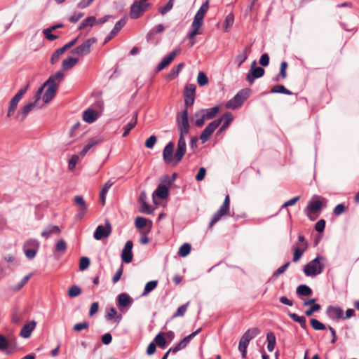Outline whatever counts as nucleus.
Returning a JSON list of instances; mask_svg holds the SVG:
<instances>
[{"label":"nucleus","mask_w":359,"mask_h":359,"mask_svg":"<svg viewBox=\"0 0 359 359\" xmlns=\"http://www.w3.org/2000/svg\"><path fill=\"white\" fill-rule=\"evenodd\" d=\"M194 118H196L194 124L196 127H198V128L202 127L203 126L205 121L206 120H208V118H206V116H205V114L203 113V111H202V109L197 111L194 114Z\"/></svg>","instance_id":"obj_35"},{"label":"nucleus","mask_w":359,"mask_h":359,"mask_svg":"<svg viewBox=\"0 0 359 359\" xmlns=\"http://www.w3.org/2000/svg\"><path fill=\"white\" fill-rule=\"evenodd\" d=\"M326 315L328 318L334 321H339L344 318V311L339 306L330 305L327 307Z\"/></svg>","instance_id":"obj_16"},{"label":"nucleus","mask_w":359,"mask_h":359,"mask_svg":"<svg viewBox=\"0 0 359 359\" xmlns=\"http://www.w3.org/2000/svg\"><path fill=\"white\" fill-rule=\"evenodd\" d=\"M97 41L96 38L91 37L86 41H85L83 43L78 46L76 48H74L71 53L72 54L83 56L88 55L91 50V46L95 43Z\"/></svg>","instance_id":"obj_8"},{"label":"nucleus","mask_w":359,"mask_h":359,"mask_svg":"<svg viewBox=\"0 0 359 359\" xmlns=\"http://www.w3.org/2000/svg\"><path fill=\"white\" fill-rule=\"evenodd\" d=\"M249 343H250L249 341H247L242 339H240L239 344H238V350L241 353V355H242L243 358H246L247 348L248 346Z\"/></svg>","instance_id":"obj_47"},{"label":"nucleus","mask_w":359,"mask_h":359,"mask_svg":"<svg viewBox=\"0 0 359 359\" xmlns=\"http://www.w3.org/2000/svg\"><path fill=\"white\" fill-rule=\"evenodd\" d=\"M111 233V226L108 220H106L104 226L99 225L94 232L95 240H101L103 238L108 237Z\"/></svg>","instance_id":"obj_14"},{"label":"nucleus","mask_w":359,"mask_h":359,"mask_svg":"<svg viewBox=\"0 0 359 359\" xmlns=\"http://www.w3.org/2000/svg\"><path fill=\"white\" fill-rule=\"evenodd\" d=\"M180 48H177L170 52L167 56H165L161 62L156 67L157 71H161L169 65L174 60L175 56L179 53Z\"/></svg>","instance_id":"obj_24"},{"label":"nucleus","mask_w":359,"mask_h":359,"mask_svg":"<svg viewBox=\"0 0 359 359\" xmlns=\"http://www.w3.org/2000/svg\"><path fill=\"white\" fill-rule=\"evenodd\" d=\"M60 233V229L58 226L49 225L41 232V236L45 238H48L52 234H54V233L58 234Z\"/></svg>","instance_id":"obj_34"},{"label":"nucleus","mask_w":359,"mask_h":359,"mask_svg":"<svg viewBox=\"0 0 359 359\" xmlns=\"http://www.w3.org/2000/svg\"><path fill=\"white\" fill-rule=\"evenodd\" d=\"M220 125L219 121H213L210 122L203 130L200 135V139L203 143L205 142L214 133V131Z\"/></svg>","instance_id":"obj_17"},{"label":"nucleus","mask_w":359,"mask_h":359,"mask_svg":"<svg viewBox=\"0 0 359 359\" xmlns=\"http://www.w3.org/2000/svg\"><path fill=\"white\" fill-rule=\"evenodd\" d=\"M174 1L175 0H169L165 6H163V7H160L158 8V11L159 13L161 14V15H165L168 12H169L172 8V6H173V4H174Z\"/></svg>","instance_id":"obj_57"},{"label":"nucleus","mask_w":359,"mask_h":359,"mask_svg":"<svg viewBox=\"0 0 359 359\" xmlns=\"http://www.w3.org/2000/svg\"><path fill=\"white\" fill-rule=\"evenodd\" d=\"M251 44L245 46L242 52H241L235 58V62L238 67H241L242 64L248 59V54L251 52Z\"/></svg>","instance_id":"obj_28"},{"label":"nucleus","mask_w":359,"mask_h":359,"mask_svg":"<svg viewBox=\"0 0 359 359\" xmlns=\"http://www.w3.org/2000/svg\"><path fill=\"white\" fill-rule=\"evenodd\" d=\"M29 85L22 87L18 93L11 98L9 102L8 111H7V117H15V112L17 109L18 104L20 100L22 98L23 95L26 93Z\"/></svg>","instance_id":"obj_5"},{"label":"nucleus","mask_w":359,"mask_h":359,"mask_svg":"<svg viewBox=\"0 0 359 359\" xmlns=\"http://www.w3.org/2000/svg\"><path fill=\"white\" fill-rule=\"evenodd\" d=\"M309 244L305 237L303 235H299L298 236V244L297 246L294 248L293 259L294 262H297L304 252L308 248Z\"/></svg>","instance_id":"obj_10"},{"label":"nucleus","mask_w":359,"mask_h":359,"mask_svg":"<svg viewBox=\"0 0 359 359\" xmlns=\"http://www.w3.org/2000/svg\"><path fill=\"white\" fill-rule=\"evenodd\" d=\"M40 247L39 242L33 238L27 240L22 246V249L26 257L29 259H33Z\"/></svg>","instance_id":"obj_7"},{"label":"nucleus","mask_w":359,"mask_h":359,"mask_svg":"<svg viewBox=\"0 0 359 359\" xmlns=\"http://www.w3.org/2000/svg\"><path fill=\"white\" fill-rule=\"evenodd\" d=\"M196 86L195 84H188L185 87L184 96L195 97Z\"/></svg>","instance_id":"obj_53"},{"label":"nucleus","mask_w":359,"mask_h":359,"mask_svg":"<svg viewBox=\"0 0 359 359\" xmlns=\"http://www.w3.org/2000/svg\"><path fill=\"white\" fill-rule=\"evenodd\" d=\"M176 123L179 133L188 134L190 129L189 123V114L187 109L181 111L177 114Z\"/></svg>","instance_id":"obj_6"},{"label":"nucleus","mask_w":359,"mask_h":359,"mask_svg":"<svg viewBox=\"0 0 359 359\" xmlns=\"http://www.w3.org/2000/svg\"><path fill=\"white\" fill-rule=\"evenodd\" d=\"M179 135H180V137H179V140L177 142V149L174 154V161H175V165L179 163L182 161V159L183 156H184L186 151H187L186 142H185L184 137L187 134L179 133Z\"/></svg>","instance_id":"obj_9"},{"label":"nucleus","mask_w":359,"mask_h":359,"mask_svg":"<svg viewBox=\"0 0 359 359\" xmlns=\"http://www.w3.org/2000/svg\"><path fill=\"white\" fill-rule=\"evenodd\" d=\"M17 347L15 339L8 340L4 336L0 334V350L11 354L15 351Z\"/></svg>","instance_id":"obj_13"},{"label":"nucleus","mask_w":359,"mask_h":359,"mask_svg":"<svg viewBox=\"0 0 359 359\" xmlns=\"http://www.w3.org/2000/svg\"><path fill=\"white\" fill-rule=\"evenodd\" d=\"M81 293V289L77 285H72L68 290V295L72 297H76Z\"/></svg>","instance_id":"obj_54"},{"label":"nucleus","mask_w":359,"mask_h":359,"mask_svg":"<svg viewBox=\"0 0 359 359\" xmlns=\"http://www.w3.org/2000/svg\"><path fill=\"white\" fill-rule=\"evenodd\" d=\"M203 18L204 17L203 15L196 13L194 20L191 23V31L188 33L187 36V37L189 39H192L194 38L196 35L200 34L198 30L203 24Z\"/></svg>","instance_id":"obj_12"},{"label":"nucleus","mask_w":359,"mask_h":359,"mask_svg":"<svg viewBox=\"0 0 359 359\" xmlns=\"http://www.w3.org/2000/svg\"><path fill=\"white\" fill-rule=\"evenodd\" d=\"M310 323L315 330H324L326 329V326L316 318L311 319Z\"/></svg>","instance_id":"obj_51"},{"label":"nucleus","mask_w":359,"mask_h":359,"mask_svg":"<svg viewBox=\"0 0 359 359\" xmlns=\"http://www.w3.org/2000/svg\"><path fill=\"white\" fill-rule=\"evenodd\" d=\"M288 316L293 321L299 323L302 329H306V320L304 316H299L297 313L290 312L288 313Z\"/></svg>","instance_id":"obj_38"},{"label":"nucleus","mask_w":359,"mask_h":359,"mask_svg":"<svg viewBox=\"0 0 359 359\" xmlns=\"http://www.w3.org/2000/svg\"><path fill=\"white\" fill-rule=\"evenodd\" d=\"M154 341L157 346L164 348L166 345V339L161 333H158L154 338Z\"/></svg>","instance_id":"obj_58"},{"label":"nucleus","mask_w":359,"mask_h":359,"mask_svg":"<svg viewBox=\"0 0 359 359\" xmlns=\"http://www.w3.org/2000/svg\"><path fill=\"white\" fill-rule=\"evenodd\" d=\"M55 250L57 252L65 253L67 250V243L63 239L58 241L55 244Z\"/></svg>","instance_id":"obj_59"},{"label":"nucleus","mask_w":359,"mask_h":359,"mask_svg":"<svg viewBox=\"0 0 359 359\" xmlns=\"http://www.w3.org/2000/svg\"><path fill=\"white\" fill-rule=\"evenodd\" d=\"M230 215V197L226 195L222 205L219 210L213 215L210 223L209 228L212 229L213 226L221 219L223 216Z\"/></svg>","instance_id":"obj_4"},{"label":"nucleus","mask_w":359,"mask_h":359,"mask_svg":"<svg viewBox=\"0 0 359 359\" xmlns=\"http://www.w3.org/2000/svg\"><path fill=\"white\" fill-rule=\"evenodd\" d=\"M154 194H156L161 199H165L169 195V189L165 186L158 184Z\"/></svg>","instance_id":"obj_36"},{"label":"nucleus","mask_w":359,"mask_h":359,"mask_svg":"<svg viewBox=\"0 0 359 359\" xmlns=\"http://www.w3.org/2000/svg\"><path fill=\"white\" fill-rule=\"evenodd\" d=\"M98 118V113L95 109H88L83 111V119L88 123H92Z\"/></svg>","instance_id":"obj_29"},{"label":"nucleus","mask_w":359,"mask_h":359,"mask_svg":"<svg viewBox=\"0 0 359 359\" xmlns=\"http://www.w3.org/2000/svg\"><path fill=\"white\" fill-rule=\"evenodd\" d=\"M201 328H198L196 331L193 332L188 336L185 337L183 339H182L177 344H176L174 347L172 348V353H176L179 351L184 349L189 344L191 340L195 337L201 331Z\"/></svg>","instance_id":"obj_15"},{"label":"nucleus","mask_w":359,"mask_h":359,"mask_svg":"<svg viewBox=\"0 0 359 359\" xmlns=\"http://www.w3.org/2000/svg\"><path fill=\"white\" fill-rule=\"evenodd\" d=\"M320 309L321 306L319 304H314L305 311V315L306 316H311L314 312L318 311Z\"/></svg>","instance_id":"obj_64"},{"label":"nucleus","mask_w":359,"mask_h":359,"mask_svg":"<svg viewBox=\"0 0 359 359\" xmlns=\"http://www.w3.org/2000/svg\"><path fill=\"white\" fill-rule=\"evenodd\" d=\"M266 340H267V349L269 351L271 352L273 351L276 346V337L273 332H268L266 334Z\"/></svg>","instance_id":"obj_43"},{"label":"nucleus","mask_w":359,"mask_h":359,"mask_svg":"<svg viewBox=\"0 0 359 359\" xmlns=\"http://www.w3.org/2000/svg\"><path fill=\"white\" fill-rule=\"evenodd\" d=\"M251 90L245 88L241 90L233 98L226 103V107L230 109H236L242 106L244 101L250 95Z\"/></svg>","instance_id":"obj_3"},{"label":"nucleus","mask_w":359,"mask_h":359,"mask_svg":"<svg viewBox=\"0 0 359 359\" xmlns=\"http://www.w3.org/2000/svg\"><path fill=\"white\" fill-rule=\"evenodd\" d=\"M90 259L87 257H82L79 261V269L81 271H84L87 269L90 265Z\"/></svg>","instance_id":"obj_61"},{"label":"nucleus","mask_w":359,"mask_h":359,"mask_svg":"<svg viewBox=\"0 0 359 359\" xmlns=\"http://www.w3.org/2000/svg\"><path fill=\"white\" fill-rule=\"evenodd\" d=\"M64 77V74L62 71L57 72L55 74L51 75L46 81V83H56V81L60 82Z\"/></svg>","instance_id":"obj_46"},{"label":"nucleus","mask_w":359,"mask_h":359,"mask_svg":"<svg viewBox=\"0 0 359 359\" xmlns=\"http://www.w3.org/2000/svg\"><path fill=\"white\" fill-rule=\"evenodd\" d=\"M325 199L318 196L314 195L312 196L311 200L308 202V204L306 207L305 208L304 212L305 215L311 219V220H315L316 219V217H312L313 215H316L317 216L319 215L322 209L325 205L323 204V201Z\"/></svg>","instance_id":"obj_2"},{"label":"nucleus","mask_w":359,"mask_h":359,"mask_svg":"<svg viewBox=\"0 0 359 359\" xmlns=\"http://www.w3.org/2000/svg\"><path fill=\"white\" fill-rule=\"evenodd\" d=\"M48 86L45 93L43 95V100L44 103H48L51 101L55 95L57 84V83H46V81L43 84V88L45 86Z\"/></svg>","instance_id":"obj_18"},{"label":"nucleus","mask_w":359,"mask_h":359,"mask_svg":"<svg viewBox=\"0 0 359 359\" xmlns=\"http://www.w3.org/2000/svg\"><path fill=\"white\" fill-rule=\"evenodd\" d=\"M325 258L318 255L315 259L307 263L304 267V273L306 276H316L320 274L325 268Z\"/></svg>","instance_id":"obj_1"},{"label":"nucleus","mask_w":359,"mask_h":359,"mask_svg":"<svg viewBox=\"0 0 359 359\" xmlns=\"http://www.w3.org/2000/svg\"><path fill=\"white\" fill-rule=\"evenodd\" d=\"M147 223L149 224V228H150V229H151V225H152L151 221H150L144 217H137L135 219V226L137 229H142L147 226Z\"/></svg>","instance_id":"obj_40"},{"label":"nucleus","mask_w":359,"mask_h":359,"mask_svg":"<svg viewBox=\"0 0 359 359\" xmlns=\"http://www.w3.org/2000/svg\"><path fill=\"white\" fill-rule=\"evenodd\" d=\"M112 186V183L110 182V181H108L107 183H105V184L103 186L101 191H100V201L102 202V204H104L105 203V196H106V194H107L109 188Z\"/></svg>","instance_id":"obj_49"},{"label":"nucleus","mask_w":359,"mask_h":359,"mask_svg":"<svg viewBox=\"0 0 359 359\" xmlns=\"http://www.w3.org/2000/svg\"><path fill=\"white\" fill-rule=\"evenodd\" d=\"M191 249V245L189 243H184L180 248L178 253L181 257H184L190 253Z\"/></svg>","instance_id":"obj_50"},{"label":"nucleus","mask_w":359,"mask_h":359,"mask_svg":"<svg viewBox=\"0 0 359 359\" xmlns=\"http://www.w3.org/2000/svg\"><path fill=\"white\" fill-rule=\"evenodd\" d=\"M157 280H151L147 283L142 292V296H147L150 292L154 290L157 287Z\"/></svg>","instance_id":"obj_45"},{"label":"nucleus","mask_w":359,"mask_h":359,"mask_svg":"<svg viewBox=\"0 0 359 359\" xmlns=\"http://www.w3.org/2000/svg\"><path fill=\"white\" fill-rule=\"evenodd\" d=\"M189 302H187L186 304L180 306L176 311V312L172 315V318H175L180 316H184L189 306Z\"/></svg>","instance_id":"obj_52"},{"label":"nucleus","mask_w":359,"mask_h":359,"mask_svg":"<svg viewBox=\"0 0 359 359\" xmlns=\"http://www.w3.org/2000/svg\"><path fill=\"white\" fill-rule=\"evenodd\" d=\"M127 17L125 16L118 20L114 25V28L106 36L104 43H107L109 42L116 34L118 33V32L124 27L126 24Z\"/></svg>","instance_id":"obj_22"},{"label":"nucleus","mask_w":359,"mask_h":359,"mask_svg":"<svg viewBox=\"0 0 359 359\" xmlns=\"http://www.w3.org/2000/svg\"><path fill=\"white\" fill-rule=\"evenodd\" d=\"M197 83L200 86H203L208 83V78L203 72H200L197 76Z\"/></svg>","instance_id":"obj_55"},{"label":"nucleus","mask_w":359,"mask_h":359,"mask_svg":"<svg viewBox=\"0 0 359 359\" xmlns=\"http://www.w3.org/2000/svg\"><path fill=\"white\" fill-rule=\"evenodd\" d=\"M36 323L34 320L25 324L20 332V336L22 338L27 339L31 336L32 332L34 330Z\"/></svg>","instance_id":"obj_27"},{"label":"nucleus","mask_w":359,"mask_h":359,"mask_svg":"<svg viewBox=\"0 0 359 359\" xmlns=\"http://www.w3.org/2000/svg\"><path fill=\"white\" fill-rule=\"evenodd\" d=\"M74 202L78 208V215L76 217L79 219H81L88 211V207L86 205V201L83 196H76L74 197Z\"/></svg>","instance_id":"obj_21"},{"label":"nucleus","mask_w":359,"mask_h":359,"mask_svg":"<svg viewBox=\"0 0 359 359\" xmlns=\"http://www.w3.org/2000/svg\"><path fill=\"white\" fill-rule=\"evenodd\" d=\"M96 22V18L94 16H90L83 20L79 26V29L81 30L88 26L93 27Z\"/></svg>","instance_id":"obj_44"},{"label":"nucleus","mask_w":359,"mask_h":359,"mask_svg":"<svg viewBox=\"0 0 359 359\" xmlns=\"http://www.w3.org/2000/svg\"><path fill=\"white\" fill-rule=\"evenodd\" d=\"M256 61H253L251 65V68L247 74L246 79L248 83L252 85L253 84L256 79L262 77L264 74V69L260 67H255Z\"/></svg>","instance_id":"obj_11"},{"label":"nucleus","mask_w":359,"mask_h":359,"mask_svg":"<svg viewBox=\"0 0 359 359\" xmlns=\"http://www.w3.org/2000/svg\"><path fill=\"white\" fill-rule=\"evenodd\" d=\"M133 243L132 241H128L121 252L122 261L126 264H129L133 261Z\"/></svg>","instance_id":"obj_20"},{"label":"nucleus","mask_w":359,"mask_h":359,"mask_svg":"<svg viewBox=\"0 0 359 359\" xmlns=\"http://www.w3.org/2000/svg\"><path fill=\"white\" fill-rule=\"evenodd\" d=\"M233 117L231 113L226 112L224 113L222 117L216 121H219L220 124L222 123V126L220 128V131L226 130L231 123L233 121Z\"/></svg>","instance_id":"obj_30"},{"label":"nucleus","mask_w":359,"mask_h":359,"mask_svg":"<svg viewBox=\"0 0 359 359\" xmlns=\"http://www.w3.org/2000/svg\"><path fill=\"white\" fill-rule=\"evenodd\" d=\"M117 305L118 307L125 308L133 304V299L127 293H121L117 297Z\"/></svg>","instance_id":"obj_26"},{"label":"nucleus","mask_w":359,"mask_h":359,"mask_svg":"<svg viewBox=\"0 0 359 359\" xmlns=\"http://www.w3.org/2000/svg\"><path fill=\"white\" fill-rule=\"evenodd\" d=\"M184 66V62L179 63L175 67L171 69V70L169 72L168 76L170 79L176 77L179 74V73L182 70Z\"/></svg>","instance_id":"obj_48"},{"label":"nucleus","mask_w":359,"mask_h":359,"mask_svg":"<svg viewBox=\"0 0 359 359\" xmlns=\"http://www.w3.org/2000/svg\"><path fill=\"white\" fill-rule=\"evenodd\" d=\"M37 104L33 102H29L25 104L15 114L14 118L19 121H23L27 114L35 107Z\"/></svg>","instance_id":"obj_19"},{"label":"nucleus","mask_w":359,"mask_h":359,"mask_svg":"<svg viewBox=\"0 0 359 359\" xmlns=\"http://www.w3.org/2000/svg\"><path fill=\"white\" fill-rule=\"evenodd\" d=\"M259 333L260 330L258 327H252L246 330L241 339L250 342L252 339L259 335Z\"/></svg>","instance_id":"obj_32"},{"label":"nucleus","mask_w":359,"mask_h":359,"mask_svg":"<svg viewBox=\"0 0 359 359\" xmlns=\"http://www.w3.org/2000/svg\"><path fill=\"white\" fill-rule=\"evenodd\" d=\"M271 93H282L285 95H290L292 94V93L287 89L283 85H275L273 86L270 91Z\"/></svg>","instance_id":"obj_42"},{"label":"nucleus","mask_w":359,"mask_h":359,"mask_svg":"<svg viewBox=\"0 0 359 359\" xmlns=\"http://www.w3.org/2000/svg\"><path fill=\"white\" fill-rule=\"evenodd\" d=\"M65 53V50L62 49V48H60L57 49L53 54L51 56L50 58V62L51 64L56 63L60 58V56Z\"/></svg>","instance_id":"obj_62"},{"label":"nucleus","mask_w":359,"mask_h":359,"mask_svg":"<svg viewBox=\"0 0 359 359\" xmlns=\"http://www.w3.org/2000/svg\"><path fill=\"white\" fill-rule=\"evenodd\" d=\"M174 149V143L172 142H168L165 147L163 151V158L165 163L170 164L174 161V156H172Z\"/></svg>","instance_id":"obj_25"},{"label":"nucleus","mask_w":359,"mask_h":359,"mask_svg":"<svg viewBox=\"0 0 359 359\" xmlns=\"http://www.w3.org/2000/svg\"><path fill=\"white\" fill-rule=\"evenodd\" d=\"M313 293L311 288L307 285L302 284L299 285L296 289V294L297 297H301L302 296H310Z\"/></svg>","instance_id":"obj_33"},{"label":"nucleus","mask_w":359,"mask_h":359,"mask_svg":"<svg viewBox=\"0 0 359 359\" xmlns=\"http://www.w3.org/2000/svg\"><path fill=\"white\" fill-rule=\"evenodd\" d=\"M234 22V17L232 14H229L224 20V30L228 32L229 29L233 25Z\"/></svg>","instance_id":"obj_56"},{"label":"nucleus","mask_w":359,"mask_h":359,"mask_svg":"<svg viewBox=\"0 0 359 359\" xmlns=\"http://www.w3.org/2000/svg\"><path fill=\"white\" fill-rule=\"evenodd\" d=\"M53 31H51L50 29H44L43 30V34L44 35V36L48 40V41H55L56 39H57L59 38V36L57 35H55V34H53L52 33Z\"/></svg>","instance_id":"obj_63"},{"label":"nucleus","mask_w":359,"mask_h":359,"mask_svg":"<svg viewBox=\"0 0 359 359\" xmlns=\"http://www.w3.org/2000/svg\"><path fill=\"white\" fill-rule=\"evenodd\" d=\"M165 29V27L162 24H159L152 28L147 34V40L148 41H151L152 39L153 36H154L156 34L161 33L163 32Z\"/></svg>","instance_id":"obj_41"},{"label":"nucleus","mask_w":359,"mask_h":359,"mask_svg":"<svg viewBox=\"0 0 359 359\" xmlns=\"http://www.w3.org/2000/svg\"><path fill=\"white\" fill-rule=\"evenodd\" d=\"M145 11V6L141 3L135 1L130 6V17L131 19H137L140 18Z\"/></svg>","instance_id":"obj_23"},{"label":"nucleus","mask_w":359,"mask_h":359,"mask_svg":"<svg viewBox=\"0 0 359 359\" xmlns=\"http://www.w3.org/2000/svg\"><path fill=\"white\" fill-rule=\"evenodd\" d=\"M102 142L100 138L93 137L89 140L88 142L85 145L83 149L80 151L79 155L81 156H85L90 149L97 146Z\"/></svg>","instance_id":"obj_31"},{"label":"nucleus","mask_w":359,"mask_h":359,"mask_svg":"<svg viewBox=\"0 0 359 359\" xmlns=\"http://www.w3.org/2000/svg\"><path fill=\"white\" fill-rule=\"evenodd\" d=\"M79 62V59L76 57H69L62 60V67L64 70H68L72 68Z\"/></svg>","instance_id":"obj_39"},{"label":"nucleus","mask_w":359,"mask_h":359,"mask_svg":"<svg viewBox=\"0 0 359 359\" xmlns=\"http://www.w3.org/2000/svg\"><path fill=\"white\" fill-rule=\"evenodd\" d=\"M203 113L205 114L208 120L213 119L215 118L219 111V107L215 106L212 108L208 109H201Z\"/></svg>","instance_id":"obj_37"},{"label":"nucleus","mask_w":359,"mask_h":359,"mask_svg":"<svg viewBox=\"0 0 359 359\" xmlns=\"http://www.w3.org/2000/svg\"><path fill=\"white\" fill-rule=\"evenodd\" d=\"M137 123L136 118L134 121H131L123 126V137H126L130 131L135 126Z\"/></svg>","instance_id":"obj_60"}]
</instances>
